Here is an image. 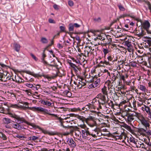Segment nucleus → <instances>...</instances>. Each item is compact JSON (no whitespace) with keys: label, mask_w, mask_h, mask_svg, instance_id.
<instances>
[{"label":"nucleus","mask_w":151,"mask_h":151,"mask_svg":"<svg viewBox=\"0 0 151 151\" xmlns=\"http://www.w3.org/2000/svg\"><path fill=\"white\" fill-rule=\"evenodd\" d=\"M140 113L134 112L133 113H127L125 115V119H127L129 124L132 125L131 122H134V117H136L138 119L140 115Z\"/></svg>","instance_id":"1"},{"label":"nucleus","mask_w":151,"mask_h":151,"mask_svg":"<svg viewBox=\"0 0 151 151\" xmlns=\"http://www.w3.org/2000/svg\"><path fill=\"white\" fill-rule=\"evenodd\" d=\"M29 109L34 111L41 112L43 113L44 114H48L50 115H51L53 116H57L56 114H53L49 113V111L48 110L41 107H37L36 106L33 107L29 108Z\"/></svg>","instance_id":"2"},{"label":"nucleus","mask_w":151,"mask_h":151,"mask_svg":"<svg viewBox=\"0 0 151 151\" xmlns=\"http://www.w3.org/2000/svg\"><path fill=\"white\" fill-rule=\"evenodd\" d=\"M106 38H107V37L103 34L99 35L96 38H95L94 40L95 41H98V40H100L101 41L103 42V43L101 42H98V45H101L102 46H106L108 43H110V42L108 43V42L105 40Z\"/></svg>","instance_id":"3"},{"label":"nucleus","mask_w":151,"mask_h":151,"mask_svg":"<svg viewBox=\"0 0 151 151\" xmlns=\"http://www.w3.org/2000/svg\"><path fill=\"white\" fill-rule=\"evenodd\" d=\"M138 119L140 121L141 124L143 126L147 129H149L150 124L149 122L146 119L141 113L140 114Z\"/></svg>","instance_id":"4"},{"label":"nucleus","mask_w":151,"mask_h":151,"mask_svg":"<svg viewBox=\"0 0 151 151\" xmlns=\"http://www.w3.org/2000/svg\"><path fill=\"white\" fill-rule=\"evenodd\" d=\"M16 119L17 120V122H19L18 123H19V124L23 123H25L31 126L32 127L34 124L33 123H31L28 122L25 120L24 118L21 117L18 115L17 116Z\"/></svg>","instance_id":"5"},{"label":"nucleus","mask_w":151,"mask_h":151,"mask_svg":"<svg viewBox=\"0 0 151 151\" xmlns=\"http://www.w3.org/2000/svg\"><path fill=\"white\" fill-rule=\"evenodd\" d=\"M142 26L146 30L148 34H151V32L148 29L150 27V24L148 21H145L143 22L142 24Z\"/></svg>","instance_id":"6"},{"label":"nucleus","mask_w":151,"mask_h":151,"mask_svg":"<svg viewBox=\"0 0 151 151\" xmlns=\"http://www.w3.org/2000/svg\"><path fill=\"white\" fill-rule=\"evenodd\" d=\"M138 31L137 30L136 33V35L138 37H142L145 34V32L142 30V28H140L139 29V28H138Z\"/></svg>","instance_id":"7"},{"label":"nucleus","mask_w":151,"mask_h":151,"mask_svg":"<svg viewBox=\"0 0 151 151\" xmlns=\"http://www.w3.org/2000/svg\"><path fill=\"white\" fill-rule=\"evenodd\" d=\"M12 127L19 130L22 129V126L17 122H14L11 124Z\"/></svg>","instance_id":"8"},{"label":"nucleus","mask_w":151,"mask_h":151,"mask_svg":"<svg viewBox=\"0 0 151 151\" xmlns=\"http://www.w3.org/2000/svg\"><path fill=\"white\" fill-rule=\"evenodd\" d=\"M67 143L71 147H75L76 144L75 142L72 138H68L67 141Z\"/></svg>","instance_id":"9"},{"label":"nucleus","mask_w":151,"mask_h":151,"mask_svg":"<svg viewBox=\"0 0 151 151\" xmlns=\"http://www.w3.org/2000/svg\"><path fill=\"white\" fill-rule=\"evenodd\" d=\"M86 81L83 79H81L79 81L77 84V87L79 88H81L82 87L85 86L86 85Z\"/></svg>","instance_id":"10"},{"label":"nucleus","mask_w":151,"mask_h":151,"mask_svg":"<svg viewBox=\"0 0 151 151\" xmlns=\"http://www.w3.org/2000/svg\"><path fill=\"white\" fill-rule=\"evenodd\" d=\"M46 49V48H45V49L43 50V52L42 53V58H41V60H42V62L44 64H47V65H49L51 66H53L52 65L48 64L47 63L46 61L44 60L46 56V55L45 53V50Z\"/></svg>","instance_id":"11"},{"label":"nucleus","mask_w":151,"mask_h":151,"mask_svg":"<svg viewBox=\"0 0 151 151\" xmlns=\"http://www.w3.org/2000/svg\"><path fill=\"white\" fill-rule=\"evenodd\" d=\"M129 143L131 145L134 147H138L137 145V141L134 138H130L129 139Z\"/></svg>","instance_id":"12"},{"label":"nucleus","mask_w":151,"mask_h":151,"mask_svg":"<svg viewBox=\"0 0 151 151\" xmlns=\"http://www.w3.org/2000/svg\"><path fill=\"white\" fill-rule=\"evenodd\" d=\"M96 98L99 99V100H100V101H107L106 98V96L103 95L101 93L98 94L97 95Z\"/></svg>","instance_id":"13"},{"label":"nucleus","mask_w":151,"mask_h":151,"mask_svg":"<svg viewBox=\"0 0 151 151\" xmlns=\"http://www.w3.org/2000/svg\"><path fill=\"white\" fill-rule=\"evenodd\" d=\"M128 78V75L127 73H125L124 74H122L120 75V79L123 80L124 82L126 81L125 78Z\"/></svg>","instance_id":"14"},{"label":"nucleus","mask_w":151,"mask_h":151,"mask_svg":"<svg viewBox=\"0 0 151 151\" xmlns=\"http://www.w3.org/2000/svg\"><path fill=\"white\" fill-rule=\"evenodd\" d=\"M93 83L96 87L99 85L100 82V79L99 78H98L97 77L94 78H93Z\"/></svg>","instance_id":"15"},{"label":"nucleus","mask_w":151,"mask_h":151,"mask_svg":"<svg viewBox=\"0 0 151 151\" xmlns=\"http://www.w3.org/2000/svg\"><path fill=\"white\" fill-rule=\"evenodd\" d=\"M41 103L43 105H46L48 106H50L52 104V103L50 101L44 100H42L41 101Z\"/></svg>","instance_id":"16"},{"label":"nucleus","mask_w":151,"mask_h":151,"mask_svg":"<svg viewBox=\"0 0 151 151\" xmlns=\"http://www.w3.org/2000/svg\"><path fill=\"white\" fill-rule=\"evenodd\" d=\"M32 127L35 129L38 128L39 129L41 130L42 132L45 134H47L48 133V132H47V131L43 129L39 126L36 125L34 124Z\"/></svg>","instance_id":"17"},{"label":"nucleus","mask_w":151,"mask_h":151,"mask_svg":"<svg viewBox=\"0 0 151 151\" xmlns=\"http://www.w3.org/2000/svg\"><path fill=\"white\" fill-rule=\"evenodd\" d=\"M22 103L24 105H25V106L24 105L21 106V107L23 109L25 110L27 109H29V108H30L29 107L28 105L29 104L28 102H23Z\"/></svg>","instance_id":"18"},{"label":"nucleus","mask_w":151,"mask_h":151,"mask_svg":"<svg viewBox=\"0 0 151 151\" xmlns=\"http://www.w3.org/2000/svg\"><path fill=\"white\" fill-rule=\"evenodd\" d=\"M24 72L28 74L32 75L35 77L37 78L38 77H41L42 76L41 74H39L33 73L32 72L30 71H24Z\"/></svg>","instance_id":"19"},{"label":"nucleus","mask_w":151,"mask_h":151,"mask_svg":"<svg viewBox=\"0 0 151 151\" xmlns=\"http://www.w3.org/2000/svg\"><path fill=\"white\" fill-rule=\"evenodd\" d=\"M57 116H55V117H57L56 119L58 120V121L60 123V125L61 126L63 127L64 128H67V127L65 126L63 124V123L64 122L63 121V119H62L61 117H58Z\"/></svg>","instance_id":"20"},{"label":"nucleus","mask_w":151,"mask_h":151,"mask_svg":"<svg viewBox=\"0 0 151 151\" xmlns=\"http://www.w3.org/2000/svg\"><path fill=\"white\" fill-rule=\"evenodd\" d=\"M2 121L4 124H9L12 121L10 119L5 117L3 118Z\"/></svg>","instance_id":"21"},{"label":"nucleus","mask_w":151,"mask_h":151,"mask_svg":"<svg viewBox=\"0 0 151 151\" xmlns=\"http://www.w3.org/2000/svg\"><path fill=\"white\" fill-rule=\"evenodd\" d=\"M98 128H96L94 130L92 131V133H91V135L93 137H95L97 136L98 134Z\"/></svg>","instance_id":"22"},{"label":"nucleus","mask_w":151,"mask_h":151,"mask_svg":"<svg viewBox=\"0 0 151 151\" xmlns=\"http://www.w3.org/2000/svg\"><path fill=\"white\" fill-rule=\"evenodd\" d=\"M112 137H113V138H115L116 139H122L123 137H124V138L125 139L126 137L124 135L122 134V135H121L120 136H116V135H114L112 134Z\"/></svg>","instance_id":"23"},{"label":"nucleus","mask_w":151,"mask_h":151,"mask_svg":"<svg viewBox=\"0 0 151 151\" xmlns=\"http://www.w3.org/2000/svg\"><path fill=\"white\" fill-rule=\"evenodd\" d=\"M102 51L104 52V57L106 56L107 54L108 53L110 52V50L109 49L106 47L105 48L104 47L103 48Z\"/></svg>","instance_id":"24"},{"label":"nucleus","mask_w":151,"mask_h":151,"mask_svg":"<svg viewBox=\"0 0 151 151\" xmlns=\"http://www.w3.org/2000/svg\"><path fill=\"white\" fill-rule=\"evenodd\" d=\"M98 102L99 103V107L100 109H101V105H104L106 103L108 102L107 101H100V100H98Z\"/></svg>","instance_id":"25"},{"label":"nucleus","mask_w":151,"mask_h":151,"mask_svg":"<svg viewBox=\"0 0 151 151\" xmlns=\"http://www.w3.org/2000/svg\"><path fill=\"white\" fill-rule=\"evenodd\" d=\"M149 130V129H145L140 128L139 129V133L142 134H144V133H148Z\"/></svg>","instance_id":"26"},{"label":"nucleus","mask_w":151,"mask_h":151,"mask_svg":"<svg viewBox=\"0 0 151 151\" xmlns=\"http://www.w3.org/2000/svg\"><path fill=\"white\" fill-rule=\"evenodd\" d=\"M6 76L3 73H0V80L5 81H6L7 78H5Z\"/></svg>","instance_id":"27"},{"label":"nucleus","mask_w":151,"mask_h":151,"mask_svg":"<svg viewBox=\"0 0 151 151\" xmlns=\"http://www.w3.org/2000/svg\"><path fill=\"white\" fill-rule=\"evenodd\" d=\"M101 92L102 93V94L103 95L105 96L108 95V93L107 91V88L104 86L102 89H101Z\"/></svg>","instance_id":"28"},{"label":"nucleus","mask_w":151,"mask_h":151,"mask_svg":"<svg viewBox=\"0 0 151 151\" xmlns=\"http://www.w3.org/2000/svg\"><path fill=\"white\" fill-rule=\"evenodd\" d=\"M137 62L140 63H145V62L143 61V58L141 56H139L137 57Z\"/></svg>","instance_id":"29"},{"label":"nucleus","mask_w":151,"mask_h":151,"mask_svg":"<svg viewBox=\"0 0 151 151\" xmlns=\"http://www.w3.org/2000/svg\"><path fill=\"white\" fill-rule=\"evenodd\" d=\"M75 135L77 139H79L80 138V132L79 131H75L74 132Z\"/></svg>","instance_id":"30"},{"label":"nucleus","mask_w":151,"mask_h":151,"mask_svg":"<svg viewBox=\"0 0 151 151\" xmlns=\"http://www.w3.org/2000/svg\"><path fill=\"white\" fill-rule=\"evenodd\" d=\"M14 45L15 50L16 51L18 52L20 50V45L16 43H14Z\"/></svg>","instance_id":"31"},{"label":"nucleus","mask_w":151,"mask_h":151,"mask_svg":"<svg viewBox=\"0 0 151 151\" xmlns=\"http://www.w3.org/2000/svg\"><path fill=\"white\" fill-rule=\"evenodd\" d=\"M139 88L140 90L143 92H145L147 91L146 87L142 85H140L139 86Z\"/></svg>","instance_id":"32"},{"label":"nucleus","mask_w":151,"mask_h":151,"mask_svg":"<svg viewBox=\"0 0 151 151\" xmlns=\"http://www.w3.org/2000/svg\"><path fill=\"white\" fill-rule=\"evenodd\" d=\"M0 138L4 140H6L7 139L6 135L1 132H0Z\"/></svg>","instance_id":"33"},{"label":"nucleus","mask_w":151,"mask_h":151,"mask_svg":"<svg viewBox=\"0 0 151 151\" xmlns=\"http://www.w3.org/2000/svg\"><path fill=\"white\" fill-rule=\"evenodd\" d=\"M67 128H68V129H71L73 130H76V131H79L78 129L79 128L77 126L74 127L72 126H70L67 127Z\"/></svg>","instance_id":"34"},{"label":"nucleus","mask_w":151,"mask_h":151,"mask_svg":"<svg viewBox=\"0 0 151 151\" xmlns=\"http://www.w3.org/2000/svg\"><path fill=\"white\" fill-rule=\"evenodd\" d=\"M142 110L143 111H145L147 113H148L149 111L150 110V109L147 106H144L142 107Z\"/></svg>","instance_id":"35"},{"label":"nucleus","mask_w":151,"mask_h":151,"mask_svg":"<svg viewBox=\"0 0 151 151\" xmlns=\"http://www.w3.org/2000/svg\"><path fill=\"white\" fill-rule=\"evenodd\" d=\"M102 135L104 136H106L109 137H112V134H111L109 132H107L106 133L102 132Z\"/></svg>","instance_id":"36"},{"label":"nucleus","mask_w":151,"mask_h":151,"mask_svg":"<svg viewBox=\"0 0 151 151\" xmlns=\"http://www.w3.org/2000/svg\"><path fill=\"white\" fill-rule=\"evenodd\" d=\"M74 25L72 23H70L69 25V30L70 31H73Z\"/></svg>","instance_id":"37"},{"label":"nucleus","mask_w":151,"mask_h":151,"mask_svg":"<svg viewBox=\"0 0 151 151\" xmlns=\"http://www.w3.org/2000/svg\"><path fill=\"white\" fill-rule=\"evenodd\" d=\"M29 139L30 140L32 141H35L36 140L39 139V137H38L35 136H31L30 137H29Z\"/></svg>","instance_id":"38"},{"label":"nucleus","mask_w":151,"mask_h":151,"mask_svg":"<svg viewBox=\"0 0 151 151\" xmlns=\"http://www.w3.org/2000/svg\"><path fill=\"white\" fill-rule=\"evenodd\" d=\"M41 42L43 44L47 43L48 42V40L45 37H42L41 39Z\"/></svg>","instance_id":"39"},{"label":"nucleus","mask_w":151,"mask_h":151,"mask_svg":"<svg viewBox=\"0 0 151 151\" xmlns=\"http://www.w3.org/2000/svg\"><path fill=\"white\" fill-rule=\"evenodd\" d=\"M118 72L116 73H114L113 74H111L113 75L112 78L114 80L113 81H115L117 78V75L118 73H117Z\"/></svg>","instance_id":"40"},{"label":"nucleus","mask_w":151,"mask_h":151,"mask_svg":"<svg viewBox=\"0 0 151 151\" xmlns=\"http://www.w3.org/2000/svg\"><path fill=\"white\" fill-rule=\"evenodd\" d=\"M125 45H126L128 47H130L132 46L131 42L128 41H127L125 42Z\"/></svg>","instance_id":"41"},{"label":"nucleus","mask_w":151,"mask_h":151,"mask_svg":"<svg viewBox=\"0 0 151 151\" xmlns=\"http://www.w3.org/2000/svg\"><path fill=\"white\" fill-rule=\"evenodd\" d=\"M69 63L70 66L73 68L74 70H76V68H77L76 66L75 63H73L71 62H69Z\"/></svg>","instance_id":"42"},{"label":"nucleus","mask_w":151,"mask_h":151,"mask_svg":"<svg viewBox=\"0 0 151 151\" xmlns=\"http://www.w3.org/2000/svg\"><path fill=\"white\" fill-rule=\"evenodd\" d=\"M147 39L145 41L149 45H151V38L150 37H146Z\"/></svg>","instance_id":"43"},{"label":"nucleus","mask_w":151,"mask_h":151,"mask_svg":"<svg viewBox=\"0 0 151 151\" xmlns=\"http://www.w3.org/2000/svg\"><path fill=\"white\" fill-rule=\"evenodd\" d=\"M42 76L44 77L45 78H47L48 80H51L52 78H53V77H50L48 75H44L43 74H41Z\"/></svg>","instance_id":"44"},{"label":"nucleus","mask_w":151,"mask_h":151,"mask_svg":"<svg viewBox=\"0 0 151 151\" xmlns=\"http://www.w3.org/2000/svg\"><path fill=\"white\" fill-rule=\"evenodd\" d=\"M107 101H108V102L106 103H108V104L109 105V107H111V108L114 107V104L113 103V102L112 101H110L109 102V101L108 100Z\"/></svg>","instance_id":"45"},{"label":"nucleus","mask_w":151,"mask_h":151,"mask_svg":"<svg viewBox=\"0 0 151 151\" xmlns=\"http://www.w3.org/2000/svg\"><path fill=\"white\" fill-rule=\"evenodd\" d=\"M129 16V14H123L122 15H121V16H119L118 18H117V19L118 20H119L120 19H121L122 18H124L125 17H128Z\"/></svg>","instance_id":"46"},{"label":"nucleus","mask_w":151,"mask_h":151,"mask_svg":"<svg viewBox=\"0 0 151 151\" xmlns=\"http://www.w3.org/2000/svg\"><path fill=\"white\" fill-rule=\"evenodd\" d=\"M118 63H119V65H121L123 66L124 65H125L127 66H128V65L127 63V64H125L126 63L125 62V61H124L123 60H120L119 61H118Z\"/></svg>","instance_id":"47"},{"label":"nucleus","mask_w":151,"mask_h":151,"mask_svg":"<svg viewBox=\"0 0 151 151\" xmlns=\"http://www.w3.org/2000/svg\"><path fill=\"white\" fill-rule=\"evenodd\" d=\"M78 126L86 130L87 129H88V128L87 127L86 125L84 124H80L79 125H78Z\"/></svg>","instance_id":"48"},{"label":"nucleus","mask_w":151,"mask_h":151,"mask_svg":"<svg viewBox=\"0 0 151 151\" xmlns=\"http://www.w3.org/2000/svg\"><path fill=\"white\" fill-rule=\"evenodd\" d=\"M129 65L133 67H136L137 66V63L134 62H131L129 63Z\"/></svg>","instance_id":"49"},{"label":"nucleus","mask_w":151,"mask_h":151,"mask_svg":"<svg viewBox=\"0 0 151 151\" xmlns=\"http://www.w3.org/2000/svg\"><path fill=\"white\" fill-rule=\"evenodd\" d=\"M14 138H15L16 137H17L19 139H23V138H25V137L24 136H21V135H19V134H17L16 135H15L14 136Z\"/></svg>","instance_id":"50"},{"label":"nucleus","mask_w":151,"mask_h":151,"mask_svg":"<svg viewBox=\"0 0 151 151\" xmlns=\"http://www.w3.org/2000/svg\"><path fill=\"white\" fill-rule=\"evenodd\" d=\"M118 6L119 10L120 11H124L125 9L122 6L121 4L119 5Z\"/></svg>","instance_id":"51"},{"label":"nucleus","mask_w":151,"mask_h":151,"mask_svg":"<svg viewBox=\"0 0 151 151\" xmlns=\"http://www.w3.org/2000/svg\"><path fill=\"white\" fill-rule=\"evenodd\" d=\"M95 87H96L94 85L93 83H91L88 86V88L89 89L94 88Z\"/></svg>","instance_id":"52"},{"label":"nucleus","mask_w":151,"mask_h":151,"mask_svg":"<svg viewBox=\"0 0 151 151\" xmlns=\"http://www.w3.org/2000/svg\"><path fill=\"white\" fill-rule=\"evenodd\" d=\"M113 56H111L110 55L107 58L108 60L109 61H112V62H113L114 61V60H113Z\"/></svg>","instance_id":"53"},{"label":"nucleus","mask_w":151,"mask_h":151,"mask_svg":"<svg viewBox=\"0 0 151 151\" xmlns=\"http://www.w3.org/2000/svg\"><path fill=\"white\" fill-rule=\"evenodd\" d=\"M9 115L10 116L14 119H16L18 115H17L15 114H13L12 113H9Z\"/></svg>","instance_id":"54"},{"label":"nucleus","mask_w":151,"mask_h":151,"mask_svg":"<svg viewBox=\"0 0 151 151\" xmlns=\"http://www.w3.org/2000/svg\"><path fill=\"white\" fill-rule=\"evenodd\" d=\"M64 93L67 96L70 97L71 95V93L68 91L66 90L65 91Z\"/></svg>","instance_id":"55"},{"label":"nucleus","mask_w":151,"mask_h":151,"mask_svg":"<svg viewBox=\"0 0 151 151\" xmlns=\"http://www.w3.org/2000/svg\"><path fill=\"white\" fill-rule=\"evenodd\" d=\"M71 59L73 60L74 62L75 63L77 64L79 63L80 62V61L78 59H75L74 58H72Z\"/></svg>","instance_id":"56"},{"label":"nucleus","mask_w":151,"mask_h":151,"mask_svg":"<svg viewBox=\"0 0 151 151\" xmlns=\"http://www.w3.org/2000/svg\"><path fill=\"white\" fill-rule=\"evenodd\" d=\"M100 131L102 132H105L106 133L107 132H109L107 130V129L106 128H102L101 129H100Z\"/></svg>","instance_id":"57"},{"label":"nucleus","mask_w":151,"mask_h":151,"mask_svg":"<svg viewBox=\"0 0 151 151\" xmlns=\"http://www.w3.org/2000/svg\"><path fill=\"white\" fill-rule=\"evenodd\" d=\"M98 131V133H97L98 134L97 135V136L100 137L102 135V132H101V131H100L99 129V128L98 129V131Z\"/></svg>","instance_id":"58"},{"label":"nucleus","mask_w":151,"mask_h":151,"mask_svg":"<svg viewBox=\"0 0 151 151\" xmlns=\"http://www.w3.org/2000/svg\"><path fill=\"white\" fill-rule=\"evenodd\" d=\"M124 127L129 131L131 130V128L129 126L126 124H125L124 125Z\"/></svg>","instance_id":"59"},{"label":"nucleus","mask_w":151,"mask_h":151,"mask_svg":"<svg viewBox=\"0 0 151 151\" xmlns=\"http://www.w3.org/2000/svg\"><path fill=\"white\" fill-rule=\"evenodd\" d=\"M32 58L36 61H37L38 60L37 58L33 54L31 53L30 54Z\"/></svg>","instance_id":"60"},{"label":"nucleus","mask_w":151,"mask_h":151,"mask_svg":"<svg viewBox=\"0 0 151 151\" xmlns=\"http://www.w3.org/2000/svg\"><path fill=\"white\" fill-rule=\"evenodd\" d=\"M4 110V108L2 106V105H0V112L3 113Z\"/></svg>","instance_id":"61"},{"label":"nucleus","mask_w":151,"mask_h":151,"mask_svg":"<svg viewBox=\"0 0 151 151\" xmlns=\"http://www.w3.org/2000/svg\"><path fill=\"white\" fill-rule=\"evenodd\" d=\"M68 4L69 6H72L73 5V2L72 1H69L68 2Z\"/></svg>","instance_id":"62"},{"label":"nucleus","mask_w":151,"mask_h":151,"mask_svg":"<svg viewBox=\"0 0 151 151\" xmlns=\"http://www.w3.org/2000/svg\"><path fill=\"white\" fill-rule=\"evenodd\" d=\"M60 29L61 32H64L65 31V28L64 26H60Z\"/></svg>","instance_id":"63"},{"label":"nucleus","mask_w":151,"mask_h":151,"mask_svg":"<svg viewBox=\"0 0 151 151\" xmlns=\"http://www.w3.org/2000/svg\"><path fill=\"white\" fill-rule=\"evenodd\" d=\"M74 26L76 28H78L81 26V25L75 23L73 24Z\"/></svg>","instance_id":"64"}]
</instances>
